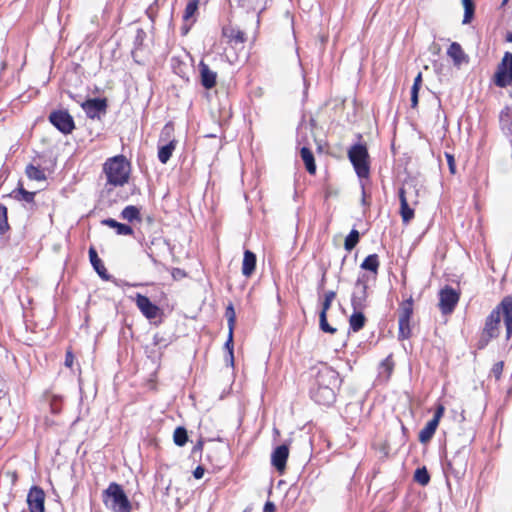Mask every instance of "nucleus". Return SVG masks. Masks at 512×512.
Masks as SVG:
<instances>
[{"mask_svg": "<svg viewBox=\"0 0 512 512\" xmlns=\"http://www.w3.org/2000/svg\"><path fill=\"white\" fill-rule=\"evenodd\" d=\"M501 315L504 318L506 339H510L512 335V296H505L487 316L484 328L477 342L478 349H484L492 339L499 336Z\"/></svg>", "mask_w": 512, "mask_h": 512, "instance_id": "f257e3e1", "label": "nucleus"}, {"mask_svg": "<svg viewBox=\"0 0 512 512\" xmlns=\"http://www.w3.org/2000/svg\"><path fill=\"white\" fill-rule=\"evenodd\" d=\"M340 384L339 374L332 367L321 365L314 375L310 396L318 404L330 406L335 402V390Z\"/></svg>", "mask_w": 512, "mask_h": 512, "instance_id": "f03ea898", "label": "nucleus"}, {"mask_svg": "<svg viewBox=\"0 0 512 512\" xmlns=\"http://www.w3.org/2000/svg\"><path fill=\"white\" fill-rule=\"evenodd\" d=\"M107 183L113 186H123L128 182L130 166L123 155L109 158L103 165Z\"/></svg>", "mask_w": 512, "mask_h": 512, "instance_id": "7ed1b4c3", "label": "nucleus"}, {"mask_svg": "<svg viewBox=\"0 0 512 512\" xmlns=\"http://www.w3.org/2000/svg\"><path fill=\"white\" fill-rule=\"evenodd\" d=\"M102 501L107 509L112 512H131L132 505L123 487L111 482L102 493Z\"/></svg>", "mask_w": 512, "mask_h": 512, "instance_id": "20e7f679", "label": "nucleus"}, {"mask_svg": "<svg viewBox=\"0 0 512 512\" xmlns=\"http://www.w3.org/2000/svg\"><path fill=\"white\" fill-rule=\"evenodd\" d=\"M348 158L360 179L369 177V153L366 144L357 143L352 145L348 150Z\"/></svg>", "mask_w": 512, "mask_h": 512, "instance_id": "39448f33", "label": "nucleus"}, {"mask_svg": "<svg viewBox=\"0 0 512 512\" xmlns=\"http://www.w3.org/2000/svg\"><path fill=\"white\" fill-rule=\"evenodd\" d=\"M368 277L363 274L359 276L354 284L351 295V306L353 310H364L367 307L368 299Z\"/></svg>", "mask_w": 512, "mask_h": 512, "instance_id": "423d86ee", "label": "nucleus"}, {"mask_svg": "<svg viewBox=\"0 0 512 512\" xmlns=\"http://www.w3.org/2000/svg\"><path fill=\"white\" fill-rule=\"evenodd\" d=\"M494 82L496 86L504 88L512 86V53L506 52L498 65Z\"/></svg>", "mask_w": 512, "mask_h": 512, "instance_id": "0eeeda50", "label": "nucleus"}, {"mask_svg": "<svg viewBox=\"0 0 512 512\" xmlns=\"http://www.w3.org/2000/svg\"><path fill=\"white\" fill-rule=\"evenodd\" d=\"M460 293L449 285L439 291V309L443 315L451 314L457 306Z\"/></svg>", "mask_w": 512, "mask_h": 512, "instance_id": "6e6552de", "label": "nucleus"}, {"mask_svg": "<svg viewBox=\"0 0 512 512\" xmlns=\"http://www.w3.org/2000/svg\"><path fill=\"white\" fill-rule=\"evenodd\" d=\"M50 123L61 133L67 135L75 129L73 117L67 110H56L49 115Z\"/></svg>", "mask_w": 512, "mask_h": 512, "instance_id": "1a4fd4ad", "label": "nucleus"}, {"mask_svg": "<svg viewBox=\"0 0 512 512\" xmlns=\"http://www.w3.org/2000/svg\"><path fill=\"white\" fill-rule=\"evenodd\" d=\"M106 98H91L81 104L86 116L90 119H100L107 111Z\"/></svg>", "mask_w": 512, "mask_h": 512, "instance_id": "9d476101", "label": "nucleus"}, {"mask_svg": "<svg viewBox=\"0 0 512 512\" xmlns=\"http://www.w3.org/2000/svg\"><path fill=\"white\" fill-rule=\"evenodd\" d=\"M45 492L39 486H32L27 494V504L30 512H45Z\"/></svg>", "mask_w": 512, "mask_h": 512, "instance_id": "9b49d317", "label": "nucleus"}, {"mask_svg": "<svg viewBox=\"0 0 512 512\" xmlns=\"http://www.w3.org/2000/svg\"><path fill=\"white\" fill-rule=\"evenodd\" d=\"M136 306L141 313L149 320L156 318L160 313V308L151 302V300L140 293L136 295Z\"/></svg>", "mask_w": 512, "mask_h": 512, "instance_id": "f8f14e48", "label": "nucleus"}, {"mask_svg": "<svg viewBox=\"0 0 512 512\" xmlns=\"http://www.w3.org/2000/svg\"><path fill=\"white\" fill-rule=\"evenodd\" d=\"M467 467V458L463 451H458L447 462V469L457 478L464 475Z\"/></svg>", "mask_w": 512, "mask_h": 512, "instance_id": "ddd939ff", "label": "nucleus"}, {"mask_svg": "<svg viewBox=\"0 0 512 512\" xmlns=\"http://www.w3.org/2000/svg\"><path fill=\"white\" fill-rule=\"evenodd\" d=\"M411 187L399 189L400 215L404 224H408L414 218V209L410 206L407 194Z\"/></svg>", "mask_w": 512, "mask_h": 512, "instance_id": "4468645a", "label": "nucleus"}, {"mask_svg": "<svg viewBox=\"0 0 512 512\" xmlns=\"http://www.w3.org/2000/svg\"><path fill=\"white\" fill-rule=\"evenodd\" d=\"M289 456V448L286 444L277 446L271 455V463L278 472H283Z\"/></svg>", "mask_w": 512, "mask_h": 512, "instance_id": "2eb2a0df", "label": "nucleus"}, {"mask_svg": "<svg viewBox=\"0 0 512 512\" xmlns=\"http://www.w3.org/2000/svg\"><path fill=\"white\" fill-rule=\"evenodd\" d=\"M199 72L201 85L205 89H212L216 85L217 73L212 71L204 61L199 63Z\"/></svg>", "mask_w": 512, "mask_h": 512, "instance_id": "dca6fc26", "label": "nucleus"}, {"mask_svg": "<svg viewBox=\"0 0 512 512\" xmlns=\"http://www.w3.org/2000/svg\"><path fill=\"white\" fill-rule=\"evenodd\" d=\"M89 260L94 268V270L97 272V274L106 281H109L112 279V276L108 274L102 260L99 258L97 251L94 247L89 248Z\"/></svg>", "mask_w": 512, "mask_h": 512, "instance_id": "f3484780", "label": "nucleus"}, {"mask_svg": "<svg viewBox=\"0 0 512 512\" xmlns=\"http://www.w3.org/2000/svg\"><path fill=\"white\" fill-rule=\"evenodd\" d=\"M198 8H199V0H188L186 7L184 9V12H183L184 23H185V25H189L188 27H186V32L196 22Z\"/></svg>", "mask_w": 512, "mask_h": 512, "instance_id": "a211bd4d", "label": "nucleus"}, {"mask_svg": "<svg viewBox=\"0 0 512 512\" xmlns=\"http://www.w3.org/2000/svg\"><path fill=\"white\" fill-rule=\"evenodd\" d=\"M256 262L257 258L255 253L250 250H245L242 262V274L245 277H250L255 272Z\"/></svg>", "mask_w": 512, "mask_h": 512, "instance_id": "6ab92c4d", "label": "nucleus"}, {"mask_svg": "<svg viewBox=\"0 0 512 512\" xmlns=\"http://www.w3.org/2000/svg\"><path fill=\"white\" fill-rule=\"evenodd\" d=\"M447 55L453 60L454 65L460 66L463 62H467V56L462 47L457 42H452L447 50Z\"/></svg>", "mask_w": 512, "mask_h": 512, "instance_id": "aec40b11", "label": "nucleus"}, {"mask_svg": "<svg viewBox=\"0 0 512 512\" xmlns=\"http://www.w3.org/2000/svg\"><path fill=\"white\" fill-rule=\"evenodd\" d=\"M102 224L115 229L118 235H133L134 233L131 226L117 222L115 219L112 218L102 220Z\"/></svg>", "mask_w": 512, "mask_h": 512, "instance_id": "412c9836", "label": "nucleus"}, {"mask_svg": "<svg viewBox=\"0 0 512 512\" xmlns=\"http://www.w3.org/2000/svg\"><path fill=\"white\" fill-rule=\"evenodd\" d=\"M176 140L171 139L168 143L162 145L158 149V159L162 164H166L176 148Z\"/></svg>", "mask_w": 512, "mask_h": 512, "instance_id": "4be33fe9", "label": "nucleus"}, {"mask_svg": "<svg viewBox=\"0 0 512 512\" xmlns=\"http://www.w3.org/2000/svg\"><path fill=\"white\" fill-rule=\"evenodd\" d=\"M366 317L363 314V310H353L349 318V326L353 332H358L365 326Z\"/></svg>", "mask_w": 512, "mask_h": 512, "instance_id": "5701e85b", "label": "nucleus"}, {"mask_svg": "<svg viewBox=\"0 0 512 512\" xmlns=\"http://www.w3.org/2000/svg\"><path fill=\"white\" fill-rule=\"evenodd\" d=\"M438 425L436 420H429L419 432V441L423 444L429 442L435 434Z\"/></svg>", "mask_w": 512, "mask_h": 512, "instance_id": "b1692460", "label": "nucleus"}, {"mask_svg": "<svg viewBox=\"0 0 512 512\" xmlns=\"http://www.w3.org/2000/svg\"><path fill=\"white\" fill-rule=\"evenodd\" d=\"M300 156L305 164L306 170L310 174H314L316 172V164L312 151L308 147H302L300 149Z\"/></svg>", "mask_w": 512, "mask_h": 512, "instance_id": "393cba45", "label": "nucleus"}, {"mask_svg": "<svg viewBox=\"0 0 512 512\" xmlns=\"http://www.w3.org/2000/svg\"><path fill=\"white\" fill-rule=\"evenodd\" d=\"M394 361L392 355H388L379 365V376L384 378L385 381L389 380L393 369H394Z\"/></svg>", "mask_w": 512, "mask_h": 512, "instance_id": "a878e982", "label": "nucleus"}, {"mask_svg": "<svg viewBox=\"0 0 512 512\" xmlns=\"http://www.w3.org/2000/svg\"><path fill=\"white\" fill-rule=\"evenodd\" d=\"M413 304L412 297L402 301L398 308V318L411 320L413 315Z\"/></svg>", "mask_w": 512, "mask_h": 512, "instance_id": "bb28decb", "label": "nucleus"}, {"mask_svg": "<svg viewBox=\"0 0 512 512\" xmlns=\"http://www.w3.org/2000/svg\"><path fill=\"white\" fill-rule=\"evenodd\" d=\"M379 266L380 262L377 254L368 255L360 265L362 269L370 271L375 275L378 273Z\"/></svg>", "mask_w": 512, "mask_h": 512, "instance_id": "cd10ccee", "label": "nucleus"}, {"mask_svg": "<svg viewBox=\"0 0 512 512\" xmlns=\"http://www.w3.org/2000/svg\"><path fill=\"white\" fill-rule=\"evenodd\" d=\"M121 218L129 222L140 221V210L134 205L126 206L121 212Z\"/></svg>", "mask_w": 512, "mask_h": 512, "instance_id": "c85d7f7f", "label": "nucleus"}, {"mask_svg": "<svg viewBox=\"0 0 512 512\" xmlns=\"http://www.w3.org/2000/svg\"><path fill=\"white\" fill-rule=\"evenodd\" d=\"M223 41L232 48L238 49L246 41L245 34H222Z\"/></svg>", "mask_w": 512, "mask_h": 512, "instance_id": "c756f323", "label": "nucleus"}, {"mask_svg": "<svg viewBox=\"0 0 512 512\" xmlns=\"http://www.w3.org/2000/svg\"><path fill=\"white\" fill-rule=\"evenodd\" d=\"M25 173L27 177L31 180L36 181H44L46 180V175L44 170L40 167L34 166L33 164H29L26 166Z\"/></svg>", "mask_w": 512, "mask_h": 512, "instance_id": "7c9ffc66", "label": "nucleus"}, {"mask_svg": "<svg viewBox=\"0 0 512 512\" xmlns=\"http://www.w3.org/2000/svg\"><path fill=\"white\" fill-rule=\"evenodd\" d=\"M422 84V73L419 72L414 79V83L411 88V107L416 108L418 105V94Z\"/></svg>", "mask_w": 512, "mask_h": 512, "instance_id": "2f4dec72", "label": "nucleus"}, {"mask_svg": "<svg viewBox=\"0 0 512 512\" xmlns=\"http://www.w3.org/2000/svg\"><path fill=\"white\" fill-rule=\"evenodd\" d=\"M410 321L408 319H400L398 318V339L399 340H405L409 339L411 337V326Z\"/></svg>", "mask_w": 512, "mask_h": 512, "instance_id": "473e14b6", "label": "nucleus"}, {"mask_svg": "<svg viewBox=\"0 0 512 512\" xmlns=\"http://www.w3.org/2000/svg\"><path fill=\"white\" fill-rule=\"evenodd\" d=\"M14 198L26 203H34L36 192L25 190L22 186L13 191Z\"/></svg>", "mask_w": 512, "mask_h": 512, "instance_id": "72a5a7b5", "label": "nucleus"}, {"mask_svg": "<svg viewBox=\"0 0 512 512\" xmlns=\"http://www.w3.org/2000/svg\"><path fill=\"white\" fill-rule=\"evenodd\" d=\"M464 7L463 23L468 24L472 21L475 13V4L473 0H462Z\"/></svg>", "mask_w": 512, "mask_h": 512, "instance_id": "f704fd0d", "label": "nucleus"}, {"mask_svg": "<svg viewBox=\"0 0 512 512\" xmlns=\"http://www.w3.org/2000/svg\"><path fill=\"white\" fill-rule=\"evenodd\" d=\"M360 240V234L356 229H352L344 241V248L347 251L353 250Z\"/></svg>", "mask_w": 512, "mask_h": 512, "instance_id": "c9c22d12", "label": "nucleus"}, {"mask_svg": "<svg viewBox=\"0 0 512 512\" xmlns=\"http://www.w3.org/2000/svg\"><path fill=\"white\" fill-rule=\"evenodd\" d=\"M173 440H174V443L177 446H179V447L184 446L187 443V441H188L187 430L184 427H181V426L177 427L174 430Z\"/></svg>", "mask_w": 512, "mask_h": 512, "instance_id": "e433bc0d", "label": "nucleus"}, {"mask_svg": "<svg viewBox=\"0 0 512 512\" xmlns=\"http://www.w3.org/2000/svg\"><path fill=\"white\" fill-rule=\"evenodd\" d=\"M414 480L422 486H426L430 482V475L425 466L416 469Z\"/></svg>", "mask_w": 512, "mask_h": 512, "instance_id": "4c0bfd02", "label": "nucleus"}, {"mask_svg": "<svg viewBox=\"0 0 512 512\" xmlns=\"http://www.w3.org/2000/svg\"><path fill=\"white\" fill-rule=\"evenodd\" d=\"M319 326L323 332L334 334L336 328L332 327L327 321V313L320 311L319 313Z\"/></svg>", "mask_w": 512, "mask_h": 512, "instance_id": "58836bf2", "label": "nucleus"}, {"mask_svg": "<svg viewBox=\"0 0 512 512\" xmlns=\"http://www.w3.org/2000/svg\"><path fill=\"white\" fill-rule=\"evenodd\" d=\"M8 229L7 208L0 203V235L4 234Z\"/></svg>", "mask_w": 512, "mask_h": 512, "instance_id": "ea45409f", "label": "nucleus"}, {"mask_svg": "<svg viewBox=\"0 0 512 512\" xmlns=\"http://www.w3.org/2000/svg\"><path fill=\"white\" fill-rule=\"evenodd\" d=\"M225 317L227 318L228 322V328L231 330V332L234 331L235 321H236V314L235 310L232 304H229L225 311Z\"/></svg>", "mask_w": 512, "mask_h": 512, "instance_id": "a19ab883", "label": "nucleus"}, {"mask_svg": "<svg viewBox=\"0 0 512 512\" xmlns=\"http://www.w3.org/2000/svg\"><path fill=\"white\" fill-rule=\"evenodd\" d=\"M335 297H336L335 291H327L324 295V300L322 303L321 311H324L325 313H327V311L330 309L331 304H332L333 300L335 299Z\"/></svg>", "mask_w": 512, "mask_h": 512, "instance_id": "79ce46f5", "label": "nucleus"}, {"mask_svg": "<svg viewBox=\"0 0 512 512\" xmlns=\"http://www.w3.org/2000/svg\"><path fill=\"white\" fill-rule=\"evenodd\" d=\"M51 411L58 414L61 411V398L54 396L50 402Z\"/></svg>", "mask_w": 512, "mask_h": 512, "instance_id": "37998d69", "label": "nucleus"}, {"mask_svg": "<svg viewBox=\"0 0 512 512\" xmlns=\"http://www.w3.org/2000/svg\"><path fill=\"white\" fill-rule=\"evenodd\" d=\"M445 157L447 160V164H448L450 173L453 175L456 174V163H455L454 156L452 154L446 152Z\"/></svg>", "mask_w": 512, "mask_h": 512, "instance_id": "c03bdc74", "label": "nucleus"}, {"mask_svg": "<svg viewBox=\"0 0 512 512\" xmlns=\"http://www.w3.org/2000/svg\"><path fill=\"white\" fill-rule=\"evenodd\" d=\"M503 368L504 363L502 361H499L493 365L491 372L496 379H500L503 372Z\"/></svg>", "mask_w": 512, "mask_h": 512, "instance_id": "a18cd8bd", "label": "nucleus"}, {"mask_svg": "<svg viewBox=\"0 0 512 512\" xmlns=\"http://www.w3.org/2000/svg\"><path fill=\"white\" fill-rule=\"evenodd\" d=\"M172 132H173V126L170 123L166 124L162 129L160 140L169 139L172 135Z\"/></svg>", "mask_w": 512, "mask_h": 512, "instance_id": "49530a36", "label": "nucleus"}, {"mask_svg": "<svg viewBox=\"0 0 512 512\" xmlns=\"http://www.w3.org/2000/svg\"><path fill=\"white\" fill-rule=\"evenodd\" d=\"M225 348L229 351L231 362L233 363V332L229 330L228 339L225 343Z\"/></svg>", "mask_w": 512, "mask_h": 512, "instance_id": "de8ad7c7", "label": "nucleus"}, {"mask_svg": "<svg viewBox=\"0 0 512 512\" xmlns=\"http://www.w3.org/2000/svg\"><path fill=\"white\" fill-rule=\"evenodd\" d=\"M171 275H172L173 279L179 280V279L186 277L187 274L183 269L173 268L171 271Z\"/></svg>", "mask_w": 512, "mask_h": 512, "instance_id": "09e8293b", "label": "nucleus"}, {"mask_svg": "<svg viewBox=\"0 0 512 512\" xmlns=\"http://www.w3.org/2000/svg\"><path fill=\"white\" fill-rule=\"evenodd\" d=\"M444 411H445V408L443 405H438L436 410H435V413H434V416L431 420H436V422L439 424L440 422V419L441 417L443 416L444 414Z\"/></svg>", "mask_w": 512, "mask_h": 512, "instance_id": "8fccbe9b", "label": "nucleus"}, {"mask_svg": "<svg viewBox=\"0 0 512 512\" xmlns=\"http://www.w3.org/2000/svg\"><path fill=\"white\" fill-rule=\"evenodd\" d=\"M74 361V356L71 351H67L65 356V365L69 368L72 367Z\"/></svg>", "mask_w": 512, "mask_h": 512, "instance_id": "3c124183", "label": "nucleus"}, {"mask_svg": "<svg viewBox=\"0 0 512 512\" xmlns=\"http://www.w3.org/2000/svg\"><path fill=\"white\" fill-rule=\"evenodd\" d=\"M205 469L202 466H197L196 469L193 471V476L196 479H201L204 475Z\"/></svg>", "mask_w": 512, "mask_h": 512, "instance_id": "603ef678", "label": "nucleus"}, {"mask_svg": "<svg viewBox=\"0 0 512 512\" xmlns=\"http://www.w3.org/2000/svg\"><path fill=\"white\" fill-rule=\"evenodd\" d=\"M276 506L273 502L267 501L264 505L263 512H275Z\"/></svg>", "mask_w": 512, "mask_h": 512, "instance_id": "864d4df0", "label": "nucleus"}, {"mask_svg": "<svg viewBox=\"0 0 512 512\" xmlns=\"http://www.w3.org/2000/svg\"><path fill=\"white\" fill-rule=\"evenodd\" d=\"M203 444H204L203 440H202V439H200V440L196 443V445L193 447V452H196V451H202V449H203Z\"/></svg>", "mask_w": 512, "mask_h": 512, "instance_id": "5fc2aeb1", "label": "nucleus"}, {"mask_svg": "<svg viewBox=\"0 0 512 512\" xmlns=\"http://www.w3.org/2000/svg\"><path fill=\"white\" fill-rule=\"evenodd\" d=\"M209 440H210V441H214V440H218V441H220V440H221V438H220V435H219V434H217V435H215V436H211V437H209Z\"/></svg>", "mask_w": 512, "mask_h": 512, "instance_id": "6e6d98bb", "label": "nucleus"}, {"mask_svg": "<svg viewBox=\"0 0 512 512\" xmlns=\"http://www.w3.org/2000/svg\"><path fill=\"white\" fill-rule=\"evenodd\" d=\"M506 41L512 43V34H506Z\"/></svg>", "mask_w": 512, "mask_h": 512, "instance_id": "4d7b16f0", "label": "nucleus"}, {"mask_svg": "<svg viewBox=\"0 0 512 512\" xmlns=\"http://www.w3.org/2000/svg\"><path fill=\"white\" fill-rule=\"evenodd\" d=\"M320 41H321L322 43H325V42L327 41L326 36H325V35H322V36H321V38H320Z\"/></svg>", "mask_w": 512, "mask_h": 512, "instance_id": "13d9d810", "label": "nucleus"}, {"mask_svg": "<svg viewBox=\"0 0 512 512\" xmlns=\"http://www.w3.org/2000/svg\"><path fill=\"white\" fill-rule=\"evenodd\" d=\"M365 197H366V194H365V191L363 190V198H362V203H363V204H366V199H365Z\"/></svg>", "mask_w": 512, "mask_h": 512, "instance_id": "bf43d9fd", "label": "nucleus"}, {"mask_svg": "<svg viewBox=\"0 0 512 512\" xmlns=\"http://www.w3.org/2000/svg\"><path fill=\"white\" fill-rule=\"evenodd\" d=\"M200 429H202V430H206V429H207V424H206V423L202 424V425L200 426Z\"/></svg>", "mask_w": 512, "mask_h": 512, "instance_id": "052dcab7", "label": "nucleus"}, {"mask_svg": "<svg viewBox=\"0 0 512 512\" xmlns=\"http://www.w3.org/2000/svg\"><path fill=\"white\" fill-rule=\"evenodd\" d=\"M324 282H325V272L323 273V276H322L321 286L323 285Z\"/></svg>", "mask_w": 512, "mask_h": 512, "instance_id": "680f3d73", "label": "nucleus"}, {"mask_svg": "<svg viewBox=\"0 0 512 512\" xmlns=\"http://www.w3.org/2000/svg\"><path fill=\"white\" fill-rule=\"evenodd\" d=\"M508 1H509V0H503V1H502V6L506 5Z\"/></svg>", "mask_w": 512, "mask_h": 512, "instance_id": "e2e57ef3", "label": "nucleus"}, {"mask_svg": "<svg viewBox=\"0 0 512 512\" xmlns=\"http://www.w3.org/2000/svg\"><path fill=\"white\" fill-rule=\"evenodd\" d=\"M149 257L152 259L153 262H156V259L151 254H149Z\"/></svg>", "mask_w": 512, "mask_h": 512, "instance_id": "0e129e2a", "label": "nucleus"}, {"mask_svg": "<svg viewBox=\"0 0 512 512\" xmlns=\"http://www.w3.org/2000/svg\"><path fill=\"white\" fill-rule=\"evenodd\" d=\"M243 512H249V510H248V509H245Z\"/></svg>", "mask_w": 512, "mask_h": 512, "instance_id": "69168bd1", "label": "nucleus"}]
</instances>
